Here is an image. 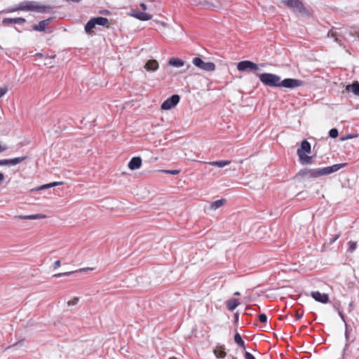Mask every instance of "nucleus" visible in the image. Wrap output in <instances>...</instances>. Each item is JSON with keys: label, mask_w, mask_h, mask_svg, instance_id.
Returning <instances> with one entry per match:
<instances>
[{"label": "nucleus", "mask_w": 359, "mask_h": 359, "mask_svg": "<svg viewBox=\"0 0 359 359\" xmlns=\"http://www.w3.org/2000/svg\"><path fill=\"white\" fill-rule=\"evenodd\" d=\"M345 165V163L334 164L325 168L313 169L303 168L297 174V177L304 178H317L323 175H328L338 171Z\"/></svg>", "instance_id": "1"}, {"label": "nucleus", "mask_w": 359, "mask_h": 359, "mask_svg": "<svg viewBox=\"0 0 359 359\" xmlns=\"http://www.w3.org/2000/svg\"><path fill=\"white\" fill-rule=\"evenodd\" d=\"M17 11H36L41 13H50L53 11V7L50 6L41 5L39 2L35 1H25L8 10L9 12H15Z\"/></svg>", "instance_id": "2"}, {"label": "nucleus", "mask_w": 359, "mask_h": 359, "mask_svg": "<svg viewBox=\"0 0 359 359\" xmlns=\"http://www.w3.org/2000/svg\"><path fill=\"white\" fill-rule=\"evenodd\" d=\"M282 2L295 13L304 16H310V11L304 6L300 0H282Z\"/></svg>", "instance_id": "3"}, {"label": "nucleus", "mask_w": 359, "mask_h": 359, "mask_svg": "<svg viewBox=\"0 0 359 359\" xmlns=\"http://www.w3.org/2000/svg\"><path fill=\"white\" fill-rule=\"evenodd\" d=\"M259 81L265 86L280 88V77L271 73H262L258 75Z\"/></svg>", "instance_id": "4"}, {"label": "nucleus", "mask_w": 359, "mask_h": 359, "mask_svg": "<svg viewBox=\"0 0 359 359\" xmlns=\"http://www.w3.org/2000/svg\"><path fill=\"white\" fill-rule=\"evenodd\" d=\"M140 6L143 11H140L137 9L132 8L129 13V15L142 21H147L151 20L152 18V15L144 12L147 9V5L144 3H141Z\"/></svg>", "instance_id": "5"}, {"label": "nucleus", "mask_w": 359, "mask_h": 359, "mask_svg": "<svg viewBox=\"0 0 359 359\" xmlns=\"http://www.w3.org/2000/svg\"><path fill=\"white\" fill-rule=\"evenodd\" d=\"M192 63L200 69L205 72H213L215 69V65L212 62H204L201 57H196L192 60Z\"/></svg>", "instance_id": "6"}, {"label": "nucleus", "mask_w": 359, "mask_h": 359, "mask_svg": "<svg viewBox=\"0 0 359 359\" xmlns=\"http://www.w3.org/2000/svg\"><path fill=\"white\" fill-rule=\"evenodd\" d=\"M237 69L240 72L250 70L256 72L259 70L257 64L250 60L241 61L237 64Z\"/></svg>", "instance_id": "7"}, {"label": "nucleus", "mask_w": 359, "mask_h": 359, "mask_svg": "<svg viewBox=\"0 0 359 359\" xmlns=\"http://www.w3.org/2000/svg\"><path fill=\"white\" fill-rule=\"evenodd\" d=\"M304 82L302 80L296 79H285L280 82V88L283 87L286 88H295L303 86Z\"/></svg>", "instance_id": "8"}, {"label": "nucleus", "mask_w": 359, "mask_h": 359, "mask_svg": "<svg viewBox=\"0 0 359 359\" xmlns=\"http://www.w3.org/2000/svg\"><path fill=\"white\" fill-rule=\"evenodd\" d=\"M180 100V97L178 95H172L162 103L161 108L163 110L171 109L179 103Z\"/></svg>", "instance_id": "9"}, {"label": "nucleus", "mask_w": 359, "mask_h": 359, "mask_svg": "<svg viewBox=\"0 0 359 359\" xmlns=\"http://www.w3.org/2000/svg\"><path fill=\"white\" fill-rule=\"evenodd\" d=\"M327 37L333 39L334 41L338 43L340 46L343 48L346 47L341 39L343 37V30L341 29L330 30L327 33Z\"/></svg>", "instance_id": "10"}, {"label": "nucleus", "mask_w": 359, "mask_h": 359, "mask_svg": "<svg viewBox=\"0 0 359 359\" xmlns=\"http://www.w3.org/2000/svg\"><path fill=\"white\" fill-rule=\"evenodd\" d=\"M27 158V156L16 157L11 159H1L0 166L1 165H15L22 163Z\"/></svg>", "instance_id": "11"}, {"label": "nucleus", "mask_w": 359, "mask_h": 359, "mask_svg": "<svg viewBox=\"0 0 359 359\" xmlns=\"http://www.w3.org/2000/svg\"><path fill=\"white\" fill-rule=\"evenodd\" d=\"M311 295L316 302L323 304H326L329 302V297L327 294L321 293L319 291H313L311 292Z\"/></svg>", "instance_id": "12"}, {"label": "nucleus", "mask_w": 359, "mask_h": 359, "mask_svg": "<svg viewBox=\"0 0 359 359\" xmlns=\"http://www.w3.org/2000/svg\"><path fill=\"white\" fill-rule=\"evenodd\" d=\"M142 165V159L139 156L133 157L128 163V168L131 170L138 169Z\"/></svg>", "instance_id": "13"}, {"label": "nucleus", "mask_w": 359, "mask_h": 359, "mask_svg": "<svg viewBox=\"0 0 359 359\" xmlns=\"http://www.w3.org/2000/svg\"><path fill=\"white\" fill-rule=\"evenodd\" d=\"M25 22H26V20L23 18H4L2 20V23L4 25L23 24Z\"/></svg>", "instance_id": "14"}, {"label": "nucleus", "mask_w": 359, "mask_h": 359, "mask_svg": "<svg viewBox=\"0 0 359 359\" xmlns=\"http://www.w3.org/2000/svg\"><path fill=\"white\" fill-rule=\"evenodd\" d=\"M311 144L306 140H304L302 142L301 147L297 149V154H299V151L309 154L311 153Z\"/></svg>", "instance_id": "15"}, {"label": "nucleus", "mask_w": 359, "mask_h": 359, "mask_svg": "<svg viewBox=\"0 0 359 359\" xmlns=\"http://www.w3.org/2000/svg\"><path fill=\"white\" fill-rule=\"evenodd\" d=\"M50 21V18L41 20L39 22L38 25H33L32 28L35 31L44 32Z\"/></svg>", "instance_id": "16"}, {"label": "nucleus", "mask_w": 359, "mask_h": 359, "mask_svg": "<svg viewBox=\"0 0 359 359\" xmlns=\"http://www.w3.org/2000/svg\"><path fill=\"white\" fill-rule=\"evenodd\" d=\"M299 157V161L302 165L311 164L312 161V156H307L306 153L297 154Z\"/></svg>", "instance_id": "17"}, {"label": "nucleus", "mask_w": 359, "mask_h": 359, "mask_svg": "<svg viewBox=\"0 0 359 359\" xmlns=\"http://www.w3.org/2000/svg\"><path fill=\"white\" fill-rule=\"evenodd\" d=\"M144 67L147 71H156L158 68V62L156 60H150L147 62Z\"/></svg>", "instance_id": "18"}, {"label": "nucleus", "mask_w": 359, "mask_h": 359, "mask_svg": "<svg viewBox=\"0 0 359 359\" xmlns=\"http://www.w3.org/2000/svg\"><path fill=\"white\" fill-rule=\"evenodd\" d=\"M168 64L170 66L175 67H181L184 66V62L180 58L178 57H171L169 59Z\"/></svg>", "instance_id": "19"}, {"label": "nucleus", "mask_w": 359, "mask_h": 359, "mask_svg": "<svg viewBox=\"0 0 359 359\" xmlns=\"http://www.w3.org/2000/svg\"><path fill=\"white\" fill-rule=\"evenodd\" d=\"M240 302L237 299H231L226 302V308L229 311H233L238 305Z\"/></svg>", "instance_id": "20"}, {"label": "nucleus", "mask_w": 359, "mask_h": 359, "mask_svg": "<svg viewBox=\"0 0 359 359\" xmlns=\"http://www.w3.org/2000/svg\"><path fill=\"white\" fill-rule=\"evenodd\" d=\"M347 91L353 92L355 95L359 96V83L355 82L351 85H347L346 87Z\"/></svg>", "instance_id": "21"}, {"label": "nucleus", "mask_w": 359, "mask_h": 359, "mask_svg": "<svg viewBox=\"0 0 359 359\" xmlns=\"http://www.w3.org/2000/svg\"><path fill=\"white\" fill-rule=\"evenodd\" d=\"M214 354L217 358H222L226 355L224 346H218L214 350Z\"/></svg>", "instance_id": "22"}, {"label": "nucleus", "mask_w": 359, "mask_h": 359, "mask_svg": "<svg viewBox=\"0 0 359 359\" xmlns=\"http://www.w3.org/2000/svg\"><path fill=\"white\" fill-rule=\"evenodd\" d=\"M226 202V200L225 198H221L219 200H217L210 204V209L211 210H217V209L219 208L220 207H222L223 205H224Z\"/></svg>", "instance_id": "23"}, {"label": "nucleus", "mask_w": 359, "mask_h": 359, "mask_svg": "<svg viewBox=\"0 0 359 359\" xmlns=\"http://www.w3.org/2000/svg\"><path fill=\"white\" fill-rule=\"evenodd\" d=\"M208 164L213 166H217L219 168H223L227 165H229L231 163L230 161H210L207 163Z\"/></svg>", "instance_id": "24"}, {"label": "nucleus", "mask_w": 359, "mask_h": 359, "mask_svg": "<svg viewBox=\"0 0 359 359\" xmlns=\"http://www.w3.org/2000/svg\"><path fill=\"white\" fill-rule=\"evenodd\" d=\"M96 25L107 26L109 24V20L104 17L93 18Z\"/></svg>", "instance_id": "25"}, {"label": "nucleus", "mask_w": 359, "mask_h": 359, "mask_svg": "<svg viewBox=\"0 0 359 359\" xmlns=\"http://www.w3.org/2000/svg\"><path fill=\"white\" fill-rule=\"evenodd\" d=\"M96 24L93 18H91L85 25V31L86 33L89 34L93 28H95Z\"/></svg>", "instance_id": "26"}, {"label": "nucleus", "mask_w": 359, "mask_h": 359, "mask_svg": "<svg viewBox=\"0 0 359 359\" xmlns=\"http://www.w3.org/2000/svg\"><path fill=\"white\" fill-rule=\"evenodd\" d=\"M63 184H64L63 182H51V183H49V184H43V185L41 186L39 188V189H41V190L46 189L54 187H56V186H58V185H62Z\"/></svg>", "instance_id": "27"}, {"label": "nucleus", "mask_w": 359, "mask_h": 359, "mask_svg": "<svg viewBox=\"0 0 359 359\" xmlns=\"http://www.w3.org/2000/svg\"><path fill=\"white\" fill-rule=\"evenodd\" d=\"M234 341L235 342L240 346L241 347L245 348V342L243 340L241 336L239 333L236 332L234 335Z\"/></svg>", "instance_id": "28"}, {"label": "nucleus", "mask_w": 359, "mask_h": 359, "mask_svg": "<svg viewBox=\"0 0 359 359\" xmlns=\"http://www.w3.org/2000/svg\"><path fill=\"white\" fill-rule=\"evenodd\" d=\"M88 270V269H81L79 270V271H87ZM76 272H78V271H76ZM75 273V271H69V272H65V273H56L53 276V277H55V278H60V277H62V276H70L71 274Z\"/></svg>", "instance_id": "29"}, {"label": "nucleus", "mask_w": 359, "mask_h": 359, "mask_svg": "<svg viewBox=\"0 0 359 359\" xmlns=\"http://www.w3.org/2000/svg\"><path fill=\"white\" fill-rule=\"evenodd\" d=\"M348 251L350 252H353L357 248V243L355 241H351L348 242Z\"/></svg>", "instance_id": "30"}, {"label": "nucleus", "mask_w": 359, "mask_h": 359, "mask_svg": "<svg viewBox=\"0 0 359 359\" xmlns=\"http://www.w3.org/2000/svg\"><path fill=\"white\" fill-rule=\"evenodd\" d=\"M45 217V215L42 214H35V215H28L27 219L28 220H32V219H41Z\"/></svg>", "instance_id": "31"}, {"label": "nucleus", "mask_w": 359, "mask_h": 359, "mask_svg": "<svg viewBox=\"0 0 359 359\" xmlns=\"http://www.w3.org/2000/svg\"><path fill=\"white\" fill-rule=\"evenodd\" d=\"M338 135H339V132H338V130L337 128H332L329 131V136L331 138L334 139V138L338 137Z\"/></svg>", "instance_id": "32"}, {"label": "nucleus", "mask_w": 359, "mask_h": 359, "mask_svg": "<svg viewBox=\"0 0 359 359\" xmlns=\"http://www.w3.org/2000/svg\"><path fill=\"white\" fill-rule=\"evenodd\" d=\"M303 315H304V311L303 310H301V309L297 310L296 312H295L296 320H300L302 318Z\"/></svg>", "instance_id": "33"}, {"label": "nucleus", "mask_w": 359, "mask_h": 359, "mask_svg": "<svg viewBox=\"0 0 359 359\" xmlns=\"http://www.w3.org/2000/svg\"><path fill=\"white\" fill-rule=\"evenodd\" d=\"M258 319L259 320L260 323H266V321H267V316L266 314L264 313H260L259 316H258Z\"/></svg>", "instance_id": "34"}, {"label": "nucleus", "mask_w": 359, "mask_h": 359, "mask_svg": "<svg viewBox=\"0 0 359 359\" xmlns=\"http://www.w3.org/2000/svg\"><path fill=\"white\" fill-rule=\"evenodd\" d=\"M163 172L172 175H176L180 173L179 170H163Z\"/></svg>", "instance_id": "35"}, {"label": "nucleus", "mask_w": 359, "mask_h": 359, "mask_svg": "<svg viewBox=\"0 0 359 359\" xmlns=\"http://www.w3.org/2000/svg\"><path fill=\"white\" fill-rule=\"evenodd\" d=\"M79 301V297H74L72 300L68 302V303H67L68 306H74L78 304Z\"/></svg>", "instance_id": "36"}, {"label": "nucleus", "mask_w": 359, "mask_h": 359, "mask_svg": "<svg viewBox=\"0 0 359 359\" xmlns=\"http://www.w3.org/2000/svg\"><path fill=\"white\" fill-rule=\"evenodd\" d=\"M245 359H256L252 354L246 351L245 353Z\"/></svg>", "instance_id": "37"}, {"label": "nucleus", "mask_w": 359, "mask_h": 359, "mask_svg": "<svg viewBox=\"0 0 359 359\" xmlns=\"http://www.w3.org/2000/svg\"><path fill=\"white\" fill-rule=\"evenodd\" d=\"M7 93V89L5 88H0V98Z\"/></svg>", "instance_id": "38"}, {"label": "nucleus", "mask_w": 359, "mask_h": 359, "mask_svg": "<svg viewBox=\"0 0 359 359\" xmlns=\"http://www.w3.org/2000/svg\"><path fill=\"white\" fill-rule=\"evenodd\" d=\"M8 147L6 144H1L0 142V153L7 150Z\"/></svg>", "instance_id": "39"}, {"label": "nucleus", "mask_w": 359, "mask_h": 359, "mask_svg": "<svg viewBox=\"0 0 359 359\" xmlns=\"http://www.w3.org/2000/svg\"><path fill=\"white\" fill-rule=\"evenodd\" d=\"M60 263L61 262L60 260L55 261L54 263V266H53L54 269H56L57 268H58L60 266Z\"/></svg>", "instance_id": "40"}, {"label": "nucleus", "mask_w": 359, "mask_h": 359, "mask_svg": "<svg viewBox=\"0 0 359 359\" xmlns=\"http://www.w3.org/2000/svg\"><path fill=\"white\" fill-rule=\"evenodd\" d=\"M17 217L20 219L28 220L27 215H18Z\"/></svg>", "instance_id": "41"}, {"label": "nucleus", "mask_w": 359, "mask_h": 359, "mask_svg": "<svg viewBox=\"0 0 359 359\" xmlns=\"http://www.w3.org/2000/svg\"><path fill=\"white\" fill-rule=\"evenodd\" d=\"M238 319H239V315H238V313H236L234 314V320H235V323H237L238 321Z\"/></svg>", "instance_id": "42"}, {"label": "nucleus", "mask_w": 359, "mask_h": 359, "mask_svg": "<svg viewBox=\"0 0 359 359\" xmlns=\"http://www.w3.org/2000/svg\"><path fill=\"white\" fill-rule=\"evenodd\" d=\"M339 315L340 316V317H341V318L342 319V320H343L344 322H345V318H344V313H343L341 311H339Z\"/></svg>", "instance_id": "43"}, {"label": "nucleus", "mask_w": 359, "mask_h": 359, "mask_svg": "<svg viewBox=\"0 0 359 359\" xmlns=\"http://www.w3.org/2000/svg\"><path fill=\"white\" fill-rule=\"evenodd\" d=\"M4 178V175L3 173L0 172V182L2 181Z\"/></svg>", "instance_id": "44"}, {"label": "nucleus", "mask_w": 359, "mask_h": 359, "mask_svg": "<svg viewBox=\"0 0 359 359\" xmlns=\"http://www.w3.org/2000/svg\"><path fill=\"white\" fill-rule=\"evenodd\" d=\"M228 359H237V358L233 355H229Z\"/></svg>", "instance_id": "45"}, {"label": "nucleus", "mask_w": 359, "mask_h": 359, "mask_svg": "<svg viewBox=\"0 0 359 359\" xmlns=\"http://www.w3.org/2000/svg\"><path fill=\"white\" fill-rule=\"evenodd\" d=\"M67 1H72V2H76V3H78V2L81 1V0H67Z\"/></svg>", "instance_id": "46"}, {"label": "nucleus", "mask_w": 359, "mask_h": 359, "mask_svg": "<svg viewBox=\"0 0 359 359\" xmlns=\"http://www.w3.org/2000/svg\"><path fill=\"white\" fill-rule=\"evenodd\" d=\"M239 294H240V293L238 292H236L234 293V295H239Z\"/></svg>", "instance_id": "47"}, {"label": "nucleus", "mask_w": 359, "mask_h": 359, "mask_svg": "<svg viewBox=\"0 0 359 359\" xmlns=\"http://www.w3.org/2000/svg\"><path fill=\"white\" fill-rule=\"evenodd\" d=\"M339 235H337V237L334 239V241H335L337 238H339Z\"/></svg>", "instance_id": "48"}, {"label": "nucleus", "mask_w": 359, "mask_h": 359, "mask_svg": "<svg viewBox=\"0 0 359 359\" xmlns=\"http://www.w3.org/2000/svg\"><path fill=\"white\" fill-rule=\"evenodd\" d=\"M1 49H2V47L0 46V50H1Z\"/></svg>", "instance_id": "49"}]
</instances>
